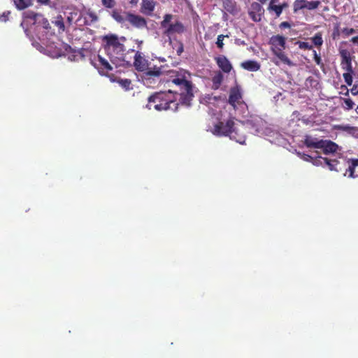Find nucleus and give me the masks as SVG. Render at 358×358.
<instances>
[{"mask_svg": "<svg viewBox=\"0 0 358 358\" xmlns=\"http://www.w3.org/2000/svg\"><path fill=\"white\" fill-rule=\"evenodd\" d=\"M170 81L178 87L181 103L189 106L194 97V85L191 80V73L185 69H180L169 73Z\"/></svg>", "mask_w": 358, "mask_h": 358, "instance_id": "obj_1", "label": "nucleus"}, {"mask_svg": "<svg viewBox=\"0 0 358 358\" xmlns=\"http://www.w3.org/2000/svg\"><path fill=\"white\" fill-rule=\"evenodd\" d=\"M125 41L124 36L118 37L115 34H108L102 37L103 48L113 64H115V60L117 59L124 60L123 56L125 51L124 42Z\"/></svg>", "mask_w": 358, "mask_h": 358, "instance_id": "obj_2", "label": "nucleus"}, {"mask_svg": "<svg viewBox=\"0 0 358 358\" xmlns=\"http://www.w3.org/2000/svg\"><path fill=\"white\" fill-rule=\"evenodd\" d=\"M176 106L175 101V95L171 91H160L150 95L148 99L147 108L148 109L154 108L157 110H167L171 108V104Z\"/></svg>", "mask_w": 358, "mask_h": 358, "instance_id": "obj_3", "label": "nucleus"}, {"mask_svg": "<svg viewBox=\"0 0 358 358\" xmlns=\"http://www.w3.org/2000/svg\"><path fill=\"white\" fill-rule=\"evenodd\" d=\"M110 15L117 22L123 24L128 22L130 25L136 29H143L148 27L147 20L144 17L131 12L123 11L122 9H114L110 11Z\"/></svg>", "mask_w": 358, "mask_h": 358, "instance_id": "obj_4", "label": "nucleus"}, {"mask_svg": "<svg viewBox=\"0 0 358 358\" xmlns=\"http://www.w3.org/2000/svg\"><path fill=\"white\" fill-rule=\"evenodd\" d=\"M160 27L163 29V34L169 38L176 34H182L186 31L183 23L172 14L164 15L163 20L160 22Z\"/></svg>", "mask_w": 358, "mask_h": 358, "instance_id": "obj_5", "label": "nucleus"}, {"mask_svg": "<svg viewBox=\"0 0 358 358\" xmlns=\"http://www.w3.org/2000/svg\"><path fill=\"white\" fill-rule=\"evenodd\" d=\"M234 127L235 123L232 119L227 120L226 122L220 121L215 124L213 133L219 136H229Z\"/></svg>", "mask_w": 358, "mask_h": 358, "instance_id": "obj_6", "label": "nucleus"}, {"mask_svg": "<svg viewBox=\"0 0 358 358\" xmlns=\"http://www.w3.org/2000/svg\"><path fill=\"white\" fill-rule=\"evenodd\" d=\"M321 2L318 0L309 1L308 0H295L293 3V11L297 13L300 10H315L319 7Z\"/></svg>", "mask_w": 358, "mask_h": 358, "instance_id": "obj_7", "label": "nucleus"}, {"mask_svg": "<svg viewBox=\"0 0 358 358\" xmlns=\"http://www.w3.org/2000/svg\"><path fill=\"white\" fill-rule=\"evenodd\" d=\"M272 53L275 56V57L272 59V62L275 65L279 66L280 64L288 66H294L295 65L282 48L276 49L274 51H272Z\"/></svg>", "mask_w": 358, "mask_h": 358, "instance_id": "obj_8", "label": "nucleus"}, {"mask_svg": "<svg viewBox=\"0 0 358 358\" xmlns=\"http://www.w3.org/2000/svg\"><path fill=\"white\" fill-rule=\"evenodd\" d=\"M91 64L96 68L99 73L102 76H106L109 71H113V66L110 64L101 55H97L95 61H92Z\"/></svg>", "mask_w": 358, "mask_h": 358, "instance_id": "obj_9", "label": "nucleus"}, {"mask_svg": "<svg viewBox=\"0 0 358 358\" xmlns=\"http://www.w3.org/2000/svg\"><path fill=\"white\" fill-rule=\"evenodd\" d=\"M339 54L341 58V66L342 69L346 72H353L350 52L346 49H342L339 50Z\"/></svg>", "mask_w": 358, "mask_h": 358, "instance_id": "obj_10", "label": "nucleus"}, {"mask_svg": "<svg viewBox=\"0 0 358 358\" xmlns=\"http://www.w3.org/2000/svg\"><path fill=\"white\" fill-rule=\"evenodd\" d=\"M228 103L234 109H236L237 105L243 103L242 94L238 87H234L230 89Z\"/></svg>", "mask_w": 358, "mask_h": 358, "instance_id": "obj_11", "label": "nucleus"}, {"mask_svg": "<svg viewBox=\"0 0 358 358\" xmlns=\"http://www.w3.org/2000/svg\"><path fill=\"white\" fill-rule=\"evenodd\" d=\"M264 10L260 3L257 2H253L251 3L249 10L248 15L250 17L254 22H259L262 19V15H263Z\"/></svg>", "mask_w": 358, "mask_h": 358, "instance_id": "obj_12", "label": "nucleus"}, {"mask_svg": "<svg viewBox=\"0 0 358 358\" xmlns=\"http://www.w3.org/2000/svg\"><path fill=\"white\" fill-rule=\"evenodd\" d=\"M229 137L240 144H245L246 140L245 127L243 126H235Z\"/></svg>", "mask_w": 358, "mask_h": 358, "instance_id": "obj_13", "label": "nucleus"}, {"mask_svg": "<svg viewBox=\"0 0 358 358\" xmlns=\"http://www.w3.org/2000/svg\"><path fill=\"white\" fill-rule=\"evenodd\" d=\"M149 62L142 55V53L137 51L135 52L134 66L140 72L145 73L148 68Z\"/></svg>", "mask_w": 358, "mask_h": 358, "instance_id": "obj_14", "label": "nucleus"}, {"mask_svg": "<svg viewBox=\"0 0 358 358\" xmlns=\"http://www.w3.org/2000/svg\"><path fill=\"white\" fill-rule=\"evenodd\" d=\"M163 68H164L163 66H157L155 64H152L151 62H150L149 65H148V68L145 71V73L144 74L145 78L146 80H150V79H154L155 78H159L164 73Z\"/></svg>", "mask_w": 358, "mask_h": 358, "instance_id": "obj_15", "label": "nucleus"}, {"mask_svg": "<svg viewBox=\"0 0 358 358\" xmlns=\"http://www.w3.org/2000/svg\"><path fill=\"white\" fill-rule=\"evenodd\" d=\"M320 146L319 149H322L324 155L336 153L338 149V145L330 140H320Z\"/></svg>", "mask_w": 358, "mask_h": 358, "instance_id": "obj_16", "label": "nucleus"}, {"mask_svg": "<svg viewBox=\"0 0 358 358\" xmlns=\"http://www.w3.org/2000/svg\"><path fill=\"white\" fill-rule=\"evenodd\" d=\"M157 2L155 0H142L140 11L148 16H152Z\"/></svg>", "mask_w": 358, "mask_h": 358, "instance_id": "obj_17", "label": "nucleus"}, {"mask_svg": "<svg viewBox=\"0 0 358 358\" xmlns=\"http://www.w3.org/2000/svg\"><path fill=\"white\" fill-rule=\"evenodd\" d=\"M270 45H271V51H274L276 49H285L286 38L285 36L281 35H275L271 37Z\"/></svg>", "mask_w": 358, "mask_h": 358, "instance_id": "obj_18", "label": "nucleus"}, {"mask_svg": "<svg viewBox=\"0 0 358 358\" xmlns=\"http://www.w3.org/2000/svg\"><path fill=\"white\" fill-rule=\"evenodd\" d=\"M216 64L224 73H229L232 69V65L224 55H220L215 58Z\"/></svg>", "mask_w": 358, "mask_h": 358, "instance_id": "obj_19", "label": "nucleus"}, {"mask_svg": "<svg viewBox=\"0 0 358 358\" xmlns=\"http://www.w3.org/2000/svg\"><path fill=\"white\" fill-rule=\"evenodd\" d=\"M22 17L24 22L37 25L40 22L39 19L41 17V14L32 10H28L23 13Z\"/></svg>", "mask_w": 358, "mask_h": 358, "instance_id": "obj_20", "label": "nucleus"}, {"mask_svg": "<svg viewBox=\"0 0 358 358\" xmlns=\"http://www.w3.org/2000/svg\"><path fill=\"white\" fill-rule=\"evenodd\" d=\"M348 167L346 169L345 176H348L349 178H355L357 176L355 175V169L358 166V159H349L348 160Z\"/></svg>", "mask_w": 358, "mask_h": 358, "instance_id": "obj_21", "label": "nucleus"}, {"mask_svg": "<svg viewBox=\"0 0 358 358\" xmlns=\"http://www.w3.org/2000/svg\"><path fill=\"white\" fill-rule=\"evenodd\" d=\"M303 144L308 148H318L320 146V140L313 138L310 135H306L303 141Z\"/></svg>", "mask_w": 358, "mask_h": 358, "instance_id": "obj_22", "label": "nucleus"}, {"mask_svg": "<svg viewBox=\"0 0 358 358\" xmlns=\"http://www.w3.org/2000/svg\"><path fill=\"white\" fill-rule=\"evenodd\" d=\"M241 67L250 71H257L260 69V64L254 60H247L241 63Z\"/></svg>", "mask_w": 358, "mask_h": 358, "instance_id": "obj_23", "label": "nucleus"}, {"mask_svg": "<svg viewBox=\"0 0 358 358\" xmlns=\"http://www.w3.org/2000/svg\"><path fill=\"white\" fill-rule=\"evenodd\" d=\"M16 8L20 10H24L32 6L33 0H12Z\"/></svg>", "mask_w": 358, "mask_h": 358, "instance_id": "obj_24", "label": "nucleus"}, {"mask_svg": "<svg viewBox=\"0 0 358 358\" xmlns=\"http://www.w3.org/2000/svg\"><path fill=\"white\" fill-rule=\"evenodd\" d=\"M324 163L328 166L330 171H338L336 166L339 164L337 159H329L327 157L323 158Z\"/></svg>", "mask_w": 358, "mask_h": 358, "instance_id": "obj_25", "label": "nucleus"}, {"mask_svg": "<svg viewBox=\"0 0 358 358\" xmlns=\"http://www.w3.org/2000/svg\"><path fill=\"white\" fill-rule=\"evenodd\" d=\"M310 39L316 47L320 48L323 44L322 34L321 32L316 33Z\"/></svg>", "mask_w": 358, "mask_h": 358, "instance_id": "obj_26", "label": "nucleus"}, {"mask_svg": "<svg viewBox=\"0 0 358 358\" xmlns=\"http://www.w3.org/2000/svg\"><path fill=\"white\" fill-rule=\"evenodd\" d=\"M39 23L36 25L37 27H42L44 29L49 31L51 29V26L48 22V20L44 17V16L41 14V17L39 19Z\"/></svg>", "mask_w": 358, "mask_h": 358, "instance_id": "obj_27", "label": "nucleus"}, {"mask_svg": "<svg viewBox=\"0 0 358 358\" xmlns=\"http://www.w3.org/2000/svg\"><path fill=\"white\" fill-rule=\"evenodd\" d=\"M318 85V81L313 76H309L306 79L305 85L307 88L316 87Z\"/></svg>", "mask_w": 358, "mask_h": 358, "instance_id": "obj_28", "label": "nucleus"}, {"mask_svg": "<svg viewBox=\"0 0 358 358\" xmlns=\"http://www.w3.org/2000/svg\"><path fill=\"white\" fill-rule=\"evenodd\" d=\"M102 6L109 10L111 9V10L115 9V7L116 6V1L115 0H101Z\"/></svg>", "mask_w": 358, "mask_h": 358, "instance_id": "obj_29", "label": "nucleus"}, {"mask_svg": "<svg viewBox=\"0 0 358 358\" xmlns=\"http://www.w3.org/2000/svg\"><path fill=\"white\" fill-rule=\"evenodd\" d=\"M86 15L90 19V22L88 23L87 21H85V24H92L96 22H97L98 20H99V17H98L97 15L94 11H92L90 10L87 11Z\"/></svg>", "mask_w": 358, "mask_h": 358, "instance_id": "obj_30", "label": "nucleus"}, {"mask_svg": "<svg viewBox=\"0 0 358 358\" xmlns=\"http://www.w3.org/2000/svg\"><path fill=\"white\" fill-rule=\"evenodd\" d=\"M295 45H297L299 46V48L301 50H310L313 49V45L311 44H310L309 43L305 42V41H297L295 43Z\"/></svg>", "mask_w": 358, "mask_h": 358, "instance_id": "obj_31", "label": "nucleus"}, {"mask_svg": "<svg viewBox=\"0 0 358 358\" xmlns=\"http://www.w3.org/2000/svg\"><path fill=\"white\" fill-rule=\"evenodd\" d=\"M222 80L223 76L221 73H219L213 78L212 81L215 87L217 88L221 85Z\"/></svg>", "mask_w": 358, "mask_h": 358, "instance_id": "obj_32", "label": "nucleus"}, {"mask_svg": "<svg viewBox=\"0 0 358 358\" xmlns=\"http://www.w3.org/2000/svg\"><path fill=\"white\" fill-rule=\"evenodd\" d=\"M224 5V8L230 13H232L235 8V3L232 0H225Z\"/></svg>", "mask_w": 358, "mask_h": 358, "instance_id": "obj_33", "label": "nucleus"}, {"mask_svg": "<svg viewBox=\"0 0 358 358\" xmlns=\"http://www.w3.org/2000/svg\"><path fill=\"white\" fill-rule=\"evenodd\" d=\"M353 74H354V71L353 72H345L343 75L345 82L349 86L352 85V75Z\"/></svg>", "mask_w": 358, "mask_h": 358, "instance_id": "obj_34", "label": "nucleus"}, {"mask_svg": "<svg viewBox=\"0 0 358 358\" xmlns=\"http://www.w3.org/2000/svg\"><path fill=\"white\" fill-rule=\"evenodd\" d=\"M53 23L56 27L59 28V31H64L65 26L63 21V18L61 15L57 17V19L55 22H53Z\"/></svg>", "mask_w": 358, "mask_h": 358, "instance_id": "obj_35", "label": "nucleus"}, {"mask_svg": "<svg viewBox=\"0 0 358 358\" xmlns=\"http://www.w3.org/2000/svg\"><path fill=\"white\" fill-rule=\"evenodd\" d=\"M343 102L344 105H343V107L345 110H349L353 108L355 103L352 99H344Z\"/></svg>", "mask_w": 358, "mask_h": 358, "instance_id": "obj_36", "label": "nucleus"}, {"mask_svg": "<svg viewBox=\"0 0 358 358\" xmlns=\"http://www.w3.org/2000/svg\"><path fill=\"white\" fill-rule=\"evenodd\" d=\"M268 9L270 10H273L277 17H279L282 12L281 6H280L279 5H275H275H269Z\"/></svg>", "mask_w": 358, "mask_h": 358, "instance_id": "obj_37", "label": "nucleus"}, {"mask_svg": "<svg viewBox=\"0 0 358 358\" xmlns=\"http://www.w3.org/2000/svg\"><path fill=\"white\" fill-rule=\"evenodd\" d=\"M226 37H228V35H223V34L218 35V36L217 38L216 45L219 49H220V50L223 49V47H224L223 41H224V38H226Z\"/></svg>", "mask_w": 358, "mask_h": 358, "instance_id": "obj_38", "label": "nucleus"}, {"mask_svg": "<svg viewBox=\"0 0 358 358\" xmlns=\"http://www.w3.org/2000/svg\"><path fill=\"white\" fill-rule=\"evenodd\" d=\"M118 83L126 90H129L131 88V82L129 79H120Z\"/></svg>", "mask_w": 358, "mask_h": 358, "instance_id": "obj_39", "label": "nucleus"}, {"mask_svg": "<svg viewBox=\"0 0 358 358\" xmlns=\"http://www.w3.org/2000/svg\"><path fill=\"white\" fill-rule=\"evenodd\" d=\"M356 33V30L353 28L345 27L342 29V34L345 37H348Z\"/></svg>", "mask_w": 358, "mask_h": 358, "instance_id": "obj_40", "label": "nucleus"}, {"mask_svg": "<svg viewBox=\"0 0 358 358\" xmlns=\"http://www.w3.org/2000/svg\"><path fill=\"white\" fill-rule=\"evenodd\" d=\"M313 53L314 55V61L319 66H323V63L322 62V59L320 55H318L316 50H313Z\"/></svg>", "mask_w": 358, "mask_h": 358, "instance_id": "obj_41", "label": "nucleus"}, {"mask_svg": "<svg viewBox=\"0 0 358 358\" xmlns=\"http://www.w3.org/2000/svg\"><path fill=\"white\" fill-rule=\"evenodd\" d=\"M297 155L304 161L312 162L313 157L308 154L298 152Z\"/></svg>", "mask_w": 358, "mask_h": 358, "instance_id": "obj_42", "label": "nucleus"}, {"mask_svg": "<svg viewBox=\"0 0 358 358\" xmlns=\"http://www.w3.org/2000/svg\"><path fill=\"white\" fill-rule=\"evenodd\" d=\"M323 158L324 157H322L320 156H318L316 158H313V161H312V164L315 166H322L323 164Z\"/></svg>", "mask_w": 358, "mask_h": 358, "instance_id": "obj_43", "label": "nucleus"}, {"mask_svg": "<svg viewBox=\"0 0 358 358\" xmlns=\"http://www.w3.org/2000/svg\"><path fill=\"white\" fill-rule=\"evenodd\" d=\"M339 24H336L334 27V31H333V34H332V38L333 39H336L337 38L339 35H340V33H339Z\"/></svg>", "mask_w": 358, "mask_h": 358, "instance_id": "obj_44", "label": "nucleus"}, {"mask_svg": "<svg viewBox=\"0 0 358 358\" xmlns=\"http://www.w3.org/2000/svg\"><path fill=\"white\" fill-rule=\"evenodd\" d=\"M183 51H184L183 44L182 42L179 41L178 48L176 49V53L178 55L180 56L183 52Z\"/></svg>", "mask_w": 358, "mask_h": 358, "instance_id": "obj_45", "label": "nucleus"}, {"mask_svg": "<svg viewBox=\"0 0 358 358\" xmlns=\"http://www.w3.org/2000/svg\"><path fill=\"white\" fill-rule=\"evenodd\" d=\"M279 27L280 29L290 28L291 27V24L288 22H282L279 24Z\"/></svg>", "mask_w": 358, "mask_h": 358, "instance_id": "obj_46", "label": "nucleus"}, {"mask_svg": "<svg viewBox=\"0 0 358 358\" xmlns=\"http://www.w3.org/2000/svg\"><path fill=\"white\" fill-rule=\"evenodd\" d=\"M350 92L352 95L358 94V85L355 84L353 87L351 88Z\"/></svg>", "mask_w": 358, "mask_h": 358, "instance_id": "obj_47", "label": "nucleus"}, {"mask_svg": "<svg viewBox=\"0 0 358 358\" xmlns=\"http://www.w3.org/2000/svg\"><path fill=\"white\" fill-rule=\"evenodd\" d=\"M350 41L358 46V36L352 37Z\"/></svg>", "mask_w": 358, "mask_h": 358, "instance_id": "obj_48", "label": "nucleus"}, {"mask_svg": "<svg viewBox=\"0 0 358 358\" xmlns=\"http://www.w3.org/2000/svg\"><path fill=\"white\" fill-rule=\"evenodd\" d=\"M38 3L41 4L48 5L49 4L50 0H36Z\"/></svg>", "mask_w": 358, "mask_h": 358, "instance_id": "obj_49", "label": "nucleus"}, {"mask_svg": "<svg viewBox=\"0 0 358 358\" xmlns=\"http://www.w3.org/2000/svg\"><path fill=\"white\" fill-rule=\"evenodd\" d=\"M236 44L237 45H245V43L244 41H241L240 39H236V41H235Z\"/></svg>", "mask_w": 358, "mask_h": 358, "instance_id": "obj_50", "label": "nucleus"}, {"mask_svg": "<svg viewBox=\"0 0 358 358\" xmlns=\"http://www.w3.org/2000/svg\"><path fill=\"white\" fill-rule=\"evenodd\" d=\"M279 6H281L282 10H283L284 8L288 7V3H282V4L279 5Z\"/></svg>", "mask_w": 358, "mask_h": 358, "instance_id": "obj_51", "label": "nucleus"}, {"mask_svg": "<svg viewBox=\"0 0 358 358\" xmlns=\"http://www.w3.org/2000/svg\"><path fill=\"white\" fill-rule=\"evenodd\" d=\"M278 0H271L269 5H275V3H277Z\"/></svg>", "mask_w": 358, "mask_h": 358, "instance_id": "obj_52", "label": "nucleus"}, {"mask_svg": "<svg viewBox=\"0 0 358 358\" xmlns=\"http://www.w3.org/2000/svg\"><path fill=\"white\" fill-rule=\"evenodd\" d=\"M138 0H131L130 3L131 4H136L138 3Z\"/></svg>", "mask_w": 358, "mask_h": 358, "instance_id": "obj_53", "label": "nucleus"}, {"mask_svg": "<svg viewBox=\"0 0 358 358\" xmlns=\"http://www.w3.org/2000/svg\"><path fill=\"white\" fill-rule=\"evenodd\" d=\"M261 3H264L267 1V0H259Z\"/></svg>", "mask_w": 358, "mask_h": 358, "instance_id": "obj_54", "label": "nucleus"}]
</instances>
